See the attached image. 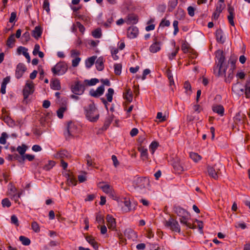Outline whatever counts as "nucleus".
Masks as SVG:
<instances>
[{
	"label": "nucleus",
	"instance_id": "obj_1",
	"mask_svg": "<svg viewBox=\"0 0 250 250\" xmlns=\"http://www.w3.org/2000/svg\"><path fill=\"white\" fill-rule=\"evenodd\" d=\"M216 58L217 59L216 65L214 67V73L217 76H224L226 83H230L233 78V71L234 69H229L228 72V76H226V70L227 65L224 64L225 57L223 51L217 50L216 52Z\"/></svg>",
	"mask_w": 250,
	"mask_h": 250
},
{
	"label": "nucleus",
	"instance_id": "obj_2",
	"mask_svg": "<svg viewBox=\"0 0 250 250\" xmlns=\"http://www.w3.org/2000/svg\"><path fill=\"white\" fill-rule=\"evenodd\" d=\"M231 89L236 95L240 96L245 93L246 97L248 98L250 94V81H247L245 85L237 82L232 85Z\"/></svg>",
	"mask_w": 250,
	"mask_h": 250
},
{
	"label": "nucleus",
	"instance_id": "obj_3",
	"mask_svg": "<svg viewBox=\"0 0 250 250\" xmlns=\"http://www.w3.org/2000/svg\"><path fill=\"white\" fill-rule=\"evenodd\" d=\"M85 115L87 120L91 122H96L99 119V114L94 103L84 107Z\"/></svg>",
	"mask_w": 250,
	"mask_h": 250
},
{
	"label": "nucleus",
	"instance_id": "obj_4",
	"mask_svg": "<svg viewBox=\"0 0 250 250\" xmlns=\"http://www.w3.org/2000/svg\"><path fill=\"white\" fill-rule=\"evenodd\" d=\"M68 69V66L64 62H60L51 68L54 76H60L64 74Z\"/></svg>",
	"mask_w": 250,
	"mask_h": 250
},
{
	"label": "nucleus",
	"instance_id": "obj_5",
	"mask_svg": "<svg viewBox=\"0 0 250 250\" xmlns=\"http://www.w3.org/2000/svg\"><path fill=\"white\" fill-rule=\"evenodd\" d=\"M133 185L141 189L145 188L147 186H150L149 179L147 177H136L133 181Z\"/></svg>",
	"mask_w": 250,
	"mask_h": 250
},
{
	"label": "nucleus",
	"instance_id": "obj_6",
	"mask_svg": "<svg viewBox=\"0 0 250 250\" xmlns=\"http://www.w3.org/2000/svg\"><path fill=\"white\" fill-rule=\"evenodd\" d=\"M34 92V86L32 82H27L23 89V103L27 104L29 100L28 98L30 95L32 94Z\"/></svg>",
	"mask_w": 250,
	"mask_h": 250
},
{
	"label": "nucleus",
	"instance_id": "obj_7",
	"mask_svg": "<svg viewBox=\"0 0 250 250\" xmlns=\"http://www.w3.org/2000/svg\"><path fill=\"white\" fill-rule=\"evenodd\" d=\"M76 129V126L71 121L68 122L65 130L63 133L66 140H68L74 137Z\"/></svg>",
	"mask_w": 250,
	"mask_h": 250
},
{
	"label": "nucleus",
	"instance_id": "obj_8",
	"mask_svg": "<svg viewBox=\"0 0 250 250\" xmlns=\"http://www.w3.org/2000/svg\"><path fill=\"white\" fill-rule=\"evenodd\" d=\"M164 225L165 227L169 228L173 231L178 233H180L181 231L180 226L178 221L173 219L171 217H170L168 220L165 221Z\"/></svg>",
	"mask_w": 250,
	"mask_h": 250
},
{
	"label": "nucleus",
	"instance_id": "obj_9",
	"mask_svg": "<svg viewBox=\"0 0 250 250\" xmlns=\"http://www.w3.org/2000/svg\"><path fill=\"white\" fill-rule=\"evenodd\" d=\"M85 84L82 83L80 81H76L74 84L71 86V90L75 95H82L85 90Z\"/></svg>",
	"mask_w": 250,
	"mask_h": 250
},
{
	"label": "nucleus",
	"instance_id": "obj_10",
	"mask_svg": "<svg viewBox=\"0 0 250 250\" xmlns=\"http://www.w3.org/2000/svg\"><path fill=\"white\" fill-rule=\"evenodd\" d=\"M216 166L215 165L213 167H208V172L209 176L214 179H217L218 175L221 174V169H224V167L221 164H220V168L218 170L216 168Z\"/></svg>",
	"mask_w": 250,
	"mask_h": 250
},
{
	"label": "nucleus",
	"instance_id": "obj_11",
	"mask_svg": "<svg viewBox=\"0 0 250 250\" xmlns=\"http://www.w3.org/2000/svg\"><path fill=\"white\" fill-rule=\"evenodd\" d=\"M153 43L149 47V51L153 53H155L161 49V42L158 40L157 37H154L153 39Z\"/></svg>",
	"mask_w": 250,
	"mask_h": 250
},
{
	"label": "nucleus",
	"instance_id": "obj_12",
	"mask_svg": "<svg viewBox=\"0 0 250 250\" xmlns=\"http://www.w3.org/2000/svg\"><path fill=\"white\" fill-rule=\"evenodd\" d=\"M26 70V67L22 63H19L16 67V70L15 72V76L17 79L21 78L25 71Z\"/></svg>",
	"mask_w": 250,
	"mask_h": 250
},
{
	"label": "nucleus",
	"instance_id": "obj_13",
	"mask_svg": "<svg viewBox=\"0 0 250 250\" xmlns=\"http://www.w3.org/2000/svg\"><path fill=\"white\" fill-rule=\"evenodd\" d=\"M104 91V85H102L98 87L96 90L91 89L89 91V95L95 98H98L102 95Z\"/></svg>",
	"mask_w": 250,
	"mask_h": 250
},
{
	"label": "nucleus",
	"instance_id": "obj_14",
	"mask_svg": "<svg viewBox=\"0 0 250 250\" xmlns=\"http://www.w3.org/2000/svg\"><path fill=\"white\" fill-rule=\"evenodd\" d=\"M107 225L109 229L116 230V222L115 219L112 215L108 214L106 216Z\"/></svg>",
	"mask_w": 250,
	"mask_h": 250
},
{
	"label": "nucleus",
	"instance_id": "obj_15",
	"mask_svg": "<svg viewBox=\"0 0 250 250\" xmlns=\"http://www.w3.org/2000/svg\"><path fill=\"white\" fill-rule=\"evenodd\" d=\"M139 33L138 28L134 26L129 27L127 29V36L130 39H134L137 37Z\"/></svg>",
	"mask_w": 250,
	"mask_h": 250
},
{
	"label": "nucleus",
	"instance_id": "obj_16",
	"mask_svg": "<svg viewBox=\"0 0 250 250\" xmlns=\"http://www.w3.org/2000/svg\"><path fill=\"white\" fill-rule=\"evenodd\" d=\"M174 212L180 217L185 216H190L189 213L180 206H175L173 208Z\"/></svg>",
	"mask_w": 250,
	"mask_h": 250
},
{
	"label": "nucleus",
	"instance_id": "obj_17",
	"mask_svg": "<svg viewBox=\"0 0 250 250\" xmlns=\"http://www.w3.org/2000/svg\"><path fill=\"white\" fill-rule=\"evenodd\" d=\"M246 118V115L241 111H239L234 117V122L236 125H242Z\"/></svg>",
	"mask_w": 250,
	"mask_h": 250
},
{
	"label": "nucleus",
	"instance_id": "obj_18",
	"mask_svg": "<svg viewBox=\"0 0 250 250\" xmlns=\"http://www.w3.org/2000/svg\"><path fill=\"white\" fill-rule=\"evenodd\" d=\"M228 11L229 13V15L228 16V19L229 23L231 26H234V22L233 21V18L234 16V9L233 7L231 5V4L228 5Z\"/></svg>",
	"mask_w": 250,
	"mask_h": 250
},
{
	"label": "nucleus",
	"instance_id": "obj_19",
	"mask_svg": "<svg viewBox=\"0 0 250 250\" xmlns=\"http://www.w3.org/2000/svg\"><path fill=\"white\" fill-rule=\"evenodd\" d=\"M172 165L174 169L178 173H180L184 170V169L180 163V159L178 158H176L174 159Z\"/></svg>",
	"mask_w": 250,
	"mask_h": 250
},
{
	"label": "nucleus",
	"instance_id": "obj_20",
	"mask_svg": "<svg viewBox=\"0 0 250 250\" xmlns=\"http://www.w3.org/2000/svg\"><path fill=\"white\" fill-rule=\"evenodd\" d=\"M215 37L218 42L223 44L225 42V38L223 37V31L221 29H218L215 32Z\"/></svg>",
	"mask_w": 250,
	"mask_h": 250
},
{
	"label": "nucleus",
	"instance_id": "obj_21",
	"mask_svg": "<svg viewBox=\"0 0 250 250\" xmlns=\"http://www.w3.org/2000/svg\"><path fill=\"white\" fill-rule=\"evenodd\" d=\"M28 49L24 47L20 46L17 49V52L20 54L21 53L26 58L27 62L29 63L30 62V57L29 53L27 52Z\"/></svg>",
	"mask_w": 250,
	"mask_h": 250
},
{
	"label": "nucleus",
	"instance_id": "obj_22",
	"mask_svg": "<svg viewBox=\"0 0 250 250\" xmlns=\"http://www.w3.org/2000/svg\"><path fill=\"white\" fill-rule=\"evenodd\" d=\"M138 151L141 153V157L143 161L148 159L147 149L144 146H139L138 147Z\"/></svg>",
	"mask_w": 250,
	"mask_h": 250
},
{
	"label": "nucleus",
	"instance_id": "obj_23",
	"mask_svg": "<svg viewBox=\"0 0 250 250\" xmlns=\"http://www.w3.org/2000/svg\"><path fill=\"white\" fill-rule=\"evenodd\" d=\"M42 30L40 26H37L32 32V36L36 39H38L42 36Z\"/></svg>",
	"mask_w": 250,
	"mask_h": 250
},
{
	"label": "nucleus",
	"instance_id": "obj_24",
	"mask_svg": "<svg viewBox=\"0 0 250 250\" xmlns=\"http://www.w3.org/2000/svg\"><path fill=\"white\" fill-rule=\"evenodd\" d=\"M85 238L87 242L90 244L92 247L95 249L97 250L98 249V243L96 242L92 236L91 235H86L85 237Z\"/></svg>",
	"mask_w": 250,
	"mask_h": 250
},
{
	"label": "nucleus",
	"instance_id": "obj_25",
	"mask_svg": "<svg viewBox=\"0 0 250 250\" xmlns=\"http://www.w3.org/2000/svg\"><path fill=\"white\" fill-rule=\"evenodd\" d=\"M50 86L52 89L55 90H59L61 88L60 82L57 79H55L51 81Z\"/></svg>",
	"mask_w": 250,
	"mask_h": 250
},
{
	"label": "nucleus",
	"instance_id": "obj_26",
	"mask_svg": "<svg viewBox=\"0 0 250 250\" xmlns=\"http://www.w3.org/2000/svg\"><path fill=\"white\" fill-rule=\"evenodd\" d=\"M69 156V153L66 150H62L59 152H58L56 154L55 157L56 158H60L62 160L64 159L65 158H68Z\"/></svg>",
	"mask_w": 250,
	"mask_h": 250
},
{
	"label": "nucleus",
	"instance_id": "obj_27",
	"mask_svg": "<svg viewBox=\"0 0 250 250\" xmlns=\"http://www.w3.org/2000/svg\"><path fill=\"white\" fill-rule=\"evenodd\" d=\"M96 67L98 71H102L104 68V59L100 57L96 60L95 62Z\"/></svg>",
	"mask_w": 250,
	"mask_h": 250
},
{
	"label": "nucleus",
	"instance_id": "obj_28",
	"mask_svg": "<svg viewBox=\"0 0 250 250\" xmlns=\"http://www.w3.org/2000/svg\"><path fill=\"white\" fill-rule=\"evenodd\" d=\"M212 110L213 112L217 113L220 116H223L224 113V108L223 105L219 104L212 106Z\"/></svg>",
	"mask_w": 250,
	"mask_h": 250
},
{
	"label": "nucleus",
	"instance_id": "obj_29",
	"mask_svg": "<svg viewBox=\"0 0 250 250\" xmlns=\"http://www.w3.org/2000/svg\"><path fill=\"white\" fill-rule=\"evenodd\" d=\"M123 97L128 103H131L133 98V94L131 90L130 89H126L125 92L123 94Z\"/></svg>",
	"mask_w": 250,
	"mask_h": 250
},
{
	"label": "nucleus",
	"instance_id": "obj_30",
	"mask_svg": "<svg viewBox=\"0 0 250 250\" xmlns=\"http://www.w3.org/2000/svg\"><path fill=\"white\" fill-rule=\"evenodd\" d=\"M112 116L113 115H112L111 116H108L105 118L104 125L102 127V130L103 131L106 130L109 126L111 124V122L113 121Z\"/></svg>",
	"mask_w": 250,
	"mask_h": 250
},
{
	"label": "nucleus",
	"instance_id": "obj_31",
	"mask_svg": "<svg viewBox=\"0 0 250 250\" xmlns=\"http://www.w3.org/2000/svg\"><path fill=\"white\" fill-rule=\"evenodd\" d=\"M97 57L95 56L88 58L85 60V66L87 68H90L94 63Z\"/></svg>",
	"mask_w": 250,
	"mask_h": 250
},
{
	"label": "nucleus",
	"instance_id": "obj_32",
	"mask_svg": "<svg viewBox=\"0 0 250 250\" xmlns=\"http://www.w3.org/2000/svg\"><path fill=\"white\" fill-rule=\"evenodd\" d=\"M16 40L15 39V35L11 34L8 38L6 42V45L9 48H12Z\"/></svg>",
	"mask_w": 250,
	"mask_h": 250
},
{
	"label": "nucleus",
	"instance_id": "obj_33",
	"mask_svg": "<svg viewBox=\"0 0 250 250\" xmlns=\"http://www.w3.org/2000/svg\"><path fill=\"white\" fill-rule=\"evenodd\" d=\"M125 235L128 239H132V238L136 237L135 232L131 229H125Z\"/></svg>",
	"mask_w": 250,
	"mask_h": 250
},
{
	"label": "nucleus",
	"instance_id": "obj_34",
	"mask_svg": "<svg viewBox=\"0 0 250 250\" xmlns=\"http://www.w3.org/2000/svg\"><path fill=\"white\" fill-rule=\"evenodd\" d=\"M27 146L25 144H22L21 146H19L17 148V150L21 156H24L27 150Z\"/></svg>",
	"mask_w": 250,
	"mask_h": 250
},
{
	"label": "nucleus",
	"instance_id": "obj_35",
	"mask_svg": "<svg viewBox=\"0 0 250 250\" xmlns=\"http://www.w3.org/2000/svg\"><path fill=\"white\" fill-rule=\"evenodd\" d=\"M99 80L97 78H93L90 80H85L83 82L85 85L92 86L95 85L97 83H99Z\"/></svg>",
	"mask_w": 250,
	"mask_h": 250
},
{
	"label": "nucleus",
	"instance_id": "obj_36",
	"mask_svg": "<svg viewBox=\"0 0 250 250\" xmlns=\"http://www.w3.org/2000/svg\"><path fill=\"white\" fill-rule=\"evenodd\" d=\"M114 94V90L111 88H109L108 89L107 93L106 94L105 96L107 99V101L108 102H111L113 100V95Z\"/></svg>",
	"mask_w": 250,
	"mask_h": 250
},
{
	"label": "nucleus",
	"instance_id": "obj_37",
	"mask_svg": "<svg viewBox=\"0 0 250 250\" xmlns=\"http://www.w3.org/2000/svg\"><path fill=\"white\" fill-rule=\"evenodd\" d=\"M178 4V0H171L169 2L168 10L171 12L175 8Z\"/></svg>",
	"mask_w": 250,
	"mask_h": 250
},
{
	"label": "nucleus",
	"instance_id": "obj_38",
	"mask_svg": "<svg viewBox=\"0 0 250 250\" xmlns=\"http://www.w3.org/2000/svg\"><path fill=\"white\" fill-rule=\"evenodd\" d=\"M55 164V162L54 161H48V163L43 167V169L46 171H48L53 168Z\"/></svg>",
	"mask_w": 250,
	"mask_h": 250
},
{
	"label": "nucleus",
	"instance_id": "obj_39",
	"mask_svg": "<svg viewBox=\"0 0 250 250\" xmlns=\"http://www.w3.org/2000/svg\"><path fill=\"white\" fill-rule=\"evenodd\" d=\"M19 240L21 242L22 244L24 246H28L31 243L30 240L24 236H20Z\"/></svg>",
	"mask_w": 250,
	"mask_h": 250
},
{
	"label": "nucleus",
	"instance_id": "obj_40",
	"mask_svg": "<svg viewBox=\"0 0 250 250\" xmlns=\"http://www.w3.org/2000/svg\"><path fill=\"white\" fill-rule=\"evenodd\" d=\"M189 156L190 158L192 159L195 162H198L202 158L200 155H199L198 153L195 152H190L189 154Z\"/></svg>",
	"mask_w": 250,
	"mask_h": 250
},
{
	"label": "nucleus",
	"instance_id": "obj_41",
	"mask_svg": "<svg viewBox=\"0 0 250 250\" xmlns=\"http://www.w3.org/2000/svg\"><path fill=\"white\" fill-rule=\"evenodd\" d=\"M122 65L121 63H116L114 65V73L116 75H120L122 72Z\"/></svg>",
	"mask_w": 250,
	"mask_h": 250
},
{
	"label": "nucleus",
	"instance_id": "obj_42",
	"mask_svg": "<svg viewBox=\"0 0 250 250\" xmlns=\"http://www.w3.org/2000/svg\"><path fill=\"white\" fill-rule=\"evenodd\" d=\"M92 35L95 38H100L102 35L101 29L99 28L96 29L93 31H92Z\"/></svg>",
	"mask_w": 250,
	"mask_h": 250
},
{
	"label": "nucleus",
	"instance_id": "obj_43",
	"mask_svg": "<svg viewBox=\"0 0 250 250\" xmlns=\"http://www.w3.org/2000/svg\"><path fill=\"white\" fill-rule=\"evenodd\" d=\"M159 146V143L157 142L156 141H153L150 146H149V149L151 153L153 154L155 150L157 149L158 146Z\"/></svg>",
	"mask_w": 250,
	"mask_h": 250
},
{
	"label": "nucleus",
	"instance_id": "obj_44",
	"mask_svg": "<svg viewBox=\"0 0 250 250\" xmlns=\"http://www.w3.org/2000/svg\"><path fill=\"white\" fill-rule=\"evenodd\" d=\"M190 216H185L182 217H180L179 219L180 222L181 224H183L187 227V226L189 223L188 222V220Z\"/></svg>",
	"mask_w": 250,
	"mask_h": 250
},
{
	"label": "nucleus",
	"instance_id": "obj_45",
	"mask_svg": "<svg viewBox=\"0 0 250 250\" xmlns=\"http://www.w3.org/2000/svg\"><path fill=\"white\" fill-rule=\"evenodd\" d=\"M66 110V106L60 107L57 111V116L60 119H62L63 117V112Z\"/></svg>",
	"mask_w": 250,
	"mask_h": 250
},
{
	"label": "nucleus",
	"instance_id": "obj_46",
	"mask_svg": "<svg viewBox=\"0 0 250 250\" xmlns=\"http://www.w3.org/2000/svg\"><path fill=\"white\" fill-rule=\"evenodd\" d=\"M1 205L3 208H9L11 206V203L8 198H5L2 200Z\"/></svg>",
	"mask_w": 250,
	"mask_h": 250
},
{
	"label": "nucleus",
	"instance_id": "obj_47",
	"mask_svg": "<svg viewBox=\"0 0 250 250\" xmlns=\"http://www.w3.org/2000/svg\"><path fill=\"white\" fill-rule=\"evenodd\" d=\"M42 8L49 14L50 12V4L49 0H44Z\"/></svg>",
	"mask_w": 250,
	"mask_h": 250
},
{
	"label": "nucleus",
	"instance_id": "obj_48",
	"mask_svg": "<svg viewBox=\"0 0 250 250\" xmlns=\"http://www.w3.org/2000/svg\"><path fill=\"white\" fill-rule=\"evenodd\" d=\"M101 188L102 189L103 191L106 194L110 193L112 192V188L109 185H105L102 186Z\"/></svg>",
	"mask_w": 250,
	"mask_h": 250
},
{
	"label": "nucleus",
	"instance_id": "obj_49",
	"mask_svg": "<svg viewBox=\"0 0 250 250\" xmlns=\"http://www.w3.org/2000/svg\"><path fill=\"white\" fill-rule=\"evenodd\" d=\"M31 228L35 232H39L40 231L39 225L37 222L34 221L32 223Z\"/></svg>",
	"mask_w": 250,
	"mask_h": 250
},
{
	"label": "nucleus",
	"instance_id": "obj_50",
	"mask_svg": "<svg viewBox=\"0 0 250 250\" xmlns=\"http://www.w3.org/2000/svg\"><path fill=\"white\" fill-rule=\"evenodd\" d=\"M7 138V134L6 132H2L0 138V143L2 145H5L6 143V139Z\"/></svg>",
	"mask_w": 250,
	"mask_h": 250
},
{
	"label": "nucleus",
	"instance_id": "obj_51",
	"mask_svg": "<svg viewBox=\"0 0 250 250\" xmlns=\"http://www.w3.org/2000/svg\"><path fill=\"white\" fill-rule=\"evenodd\" d=\"M236 59L233 58L232 57L229 60V63L230 64V68L231 69H235V63L236 62Z\"/></svg>",
	"mask_w": 250,
	"mask_h": 250
},
{
	"label": "nucleus",
	"instance_id": "obj_52",
	"mask_svg": "<svg viewBox=\"0 0 250 250\" xmlns=\"http://www.w3.org/2000/svg\"><path fill=\"white\" fill-rule=\"evenodd\" d=\"M14 159L17 160L19 163L23 164L24 162V158L23 156H20L18 154H14Z\"/></svg>",
	"mask_w": 250,
	"mask_h": 250
},
{
	"label": "nucleus",
	"instance_id": "obj_53",
	"mask_svg": "<svg viewBox=\"0 0 250 250\" xmlns=\"http://www.w3.org/2000/svg\"><path fill=\"white\" fill-rule=\"evenodd\" d=\"M225 7L224 3H218L216 6V11L218 13H221Z\"/></svg>",
	"mask_w": 250,
	"mask_h": 250
},
{
	"label": "nucleus",
	"instance_id": "obj_54",
	"mask_svg": "<svg viewBox=\"0 0 250 250\" xmlns=\"http://www.w3.org/2000/svg\"><path fill=\"white\" fill-rule=\"evenodd\" d=\"M67 182L69 186H76L77 181L76 178L71 177L67 179Z\"/></svg>",
	"mask_w": 250,
	"mask_h": 250
},
{
	"label": "nucleus",
	"instance_id": "obj_55",
	"mask_svg": "<svg viewBox=\"0 0 250 250\" xmlns=\"http://www.w3.org/2000/svg\"><path fill=\"white\" fill-rule=\"evenodd\" d=\"M11 222L17 227L19 226V221L17 217L15 215H12L11 217Z\"/></svg>",
	"mask_w": 250,
	"mask_h": 250
},
{
	"label": "nucleus",
	"instance_id": "obj_56",
	"mask_svg": "<svg viewBox=\"0 0 250 250\" xmlns=\"http://www.w3.org/2000/svg\"><path fill=\"white\" fill-rule=\"evenodd\" d=\"M128 20L133 24H136L138 22V18L136 16L131 15L128 18Z\"/></svg>",
	"mask_w": 250,
	"mask_h": 250
},
{
	"label": "nucleus",
	"instance_id": "obj_57",
	"mask_svg": "<svg viewBox=\"0 0 250 250\" xmlns=\"http://www.w3.org/2000/svg\"><path fill=\"white\" fill-rule=\"evenodd\" d=\"M188 44L186 42H184L182 44V50L184 53H187L188 51Z\"/></svg>",
	"mask_w": 250,
	"mask_h": 250
},
{
	"label": "nucleus",
	"instance_id": "obj_58",
	"mask_svg": "<svg viewBox=\"0 0 250 250\" xmlns=\"http://www.w3.org/2000/svg\"><path fill=\"white\" fill-rule=\"evenodd\" d=\"M173 26L174 28L173 34L174 35H176L179 31L178 21L176 20L174 21L173 22Z\"/></svg>",
	"mask_w": 250,
	"mask_h": 250
},
{
	"label": "nucleus",
	"instance_id": "obj_59",
	"mask_svg": "<svg viewBox=\"0 0 250 250\" xmlns=\"http://www.w3.org/2000/svg\"><path fill=\"white\" fill-rule=\"evenodd\" d=\"M22 38L24 40L25 42H28L30 39V33L28 31H26L23 34Z\"/></svg>",
	"mask_w": 250,
	"mask_h": 250
},
{
	"label": "nucleus",
	"instance_id": "obj_60",
	"mask_svg": "<svg viewBox=\"0 0 250 250\" xmlns=\"http://www.w3.org/2000/svg\"><path fill=\"white\" fill-rule=\"evenodd\" d=\"M96 220L99 224H102L104 223L103 216L99 213L97 214Z\"/></svg>",
	"mask_w": 250,
	"mask_h": 250
},
{
	"label": "nucleus",
	"instance_id": "obj_61",
	"mask_svg": "<svg viewBox=\"0 0 250 250\" xmlns=\"http://www.w3.org/2000/svg\"><path fill=\"white\" fill-rule=\"evenodd\" d=\"M158 119L160 120L161 122H164L167 120V117L166 116H163L162 112H158L157 114V117Z\"/></svg>",
	"mask_w": 250,
	"mask_h": 250
},
{
	"label": "nucleus",
	"instance_id": "obj_62",
	"mask_svg": "<svg viewBox=\"0 0 250 250\" xmlns=\"http://www.w3.org/2000/svg\"><path fill=\"white\" fill-rule=\"evenodd\" d=\"M170 25V21L169 20H167L166 19H163L161 22L160 23V26L164 27V26H169Z\"/></svg>",
	"mask_w": 250,
	"mask_h": 250
},
{
	"label": "nucleus",
	"instance_id": "obj_63",
	"mask_svg": "<svg viewBox=\"0 0 250 250\" xmlns=\"http://www.w3.org/2000/svg\"><path fill=\"white\" fill-rule=\"evenodd\" d=\"M81 61V58L79 57H77L75 59H73L72 61V65L73 67H76L78 65L80 62Z\"/></svg>",
	"mask_w": 250,
	"mask_h": 250
},
{
	"label": "nucleus",
	"instance_id": "obj_64",
	"mask_svg": "<svg viewBox=\"0 0 250 250\" xmlns=\"http://www.w3.org/2000/svg\"><path fill=\"white\" fill-rule=\"evenodd\" d=\"M111 159L113 161L114 166L115 167H117L119 165V162L117 157L115 155H113L111 157Z\"/></svg>",
	"mask_w": 250,
	"mask_h": 250
}]
</instances>
